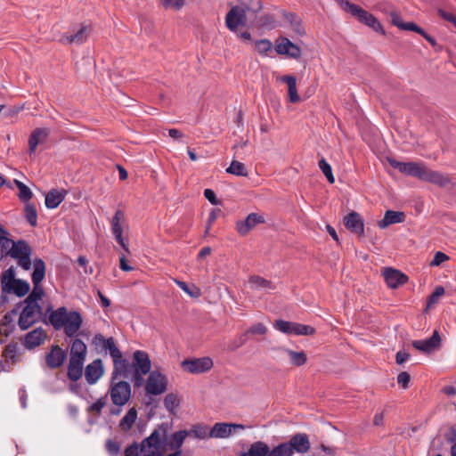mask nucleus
I'll use <instances>...</instances> for the list:
<instances>
[{
  "label": "nucleus",
  "mask_w": 456,
  "mask_h": 456,
  "mask_svg": "<svg viewBox=\"0 0 456 456\" xmlns=\"http://www.w3.org/2000/svg\"><path fill=\"white\" fill-rule=\"evenodd\" d=\"M391 167L398 169L402 174L416 177L424 182H429L440 186L449 183V179L443 174L429 169L424 163L401 162L395 159L388 158Z\"/></svg>",
  "instance_id": "obj_1"
},
{
  "label": "nucleus",
  "mask_w": 456,
  "mask_h": 456,
  "mask_svg": "<svg viewBox=\"0 0 456 456\" xmlns=\"http://www.w3.org/2000/svg\"><path fill=\"white\" fill-rule=\"evenodd\" d=\"M0 249L3 255L14 258L24 270H30L32 249L23 240L14 241L7 236L6 230H0Z\"/></svg>",
  "instance_id": "obj_2"
},
{
  "label": "nucleus",
  "mask_w": 456,
  "mask_h": 456,
  "mask_svg": "<svg viewBox=\"0 0 456 456\" xmlns=\"http://www.w3.org/2000/svg\"><path fill=\"white\" fill-rule=\"evenodd\" d=\"M49 322L55 330H63L67 337L74 338L78 335L83 318L79 312L61 306L49 314Z\"/></svg>",
  "instance_id": "obj_3"
},
{
  "label": "nucleus",
  "mask_w": 456,
  "mask_h": 456,
  "mask_svg": "<svg viewBox=\"0 0 456 456\" xmlns=\"http://www.w3.org/2000/svg\"><path fill=\"white\" fill-rule=\"evenodd\" d=\"M21 307L20 312V318L18 324L22 330H28L33 324H35L41 316V306L36 303H24V301L17 307H15L11 313L4 316L6 321H12V317L19 313V309Z\"/></svg>",
  "instance_id": "obj_4"
},
{
  "label": "nucleus",
  "mask_w": 456,
  "mask_h": 456,
  "mask_svg": "<svg viewBox=\"0 0 456 456\" xmlns=\"http://www.w3.org/2000/svg\"><path fill=\"white\" fill-rule=\"evenodd\" d=\"M166 429L163 428L155 429L148 437L144 438L140 444L141 456H164L166 445L164 436Z\"/></svg>",
  "instance_id": "obj_5"
},
{
  "label": "nucleus",
  "mask_w": 456,
  "mask_h": 456,
  "mask_svg": "<svg viewBox=\"0 0 456 456\" xmlns=\"http://www.w3.org/2000/svg\"><path fill=\"white\" fill-rule=\"evenodd\" d=\"M45 275V262L41 258H36L33 261V273L31 275V280L33 283V290L29 294V296L24 300V303H36L38 304V301L44 296V289L41 286V281L44 280Z\"/></svg>",
  "instance_id": "obj_6"
},
{
  "label": "nucleus",
  "mask_w": 456,
  "mask_h": 456,
  "mask_svg": "<svg viewBox=\"0 0 456 456\" xmlns=\"http://www.w3.org/2000/svg\"><path fill=\"white\" fill-rule=\"evenodd\" d=\"M289 448V445L282 443L271 450L266 443L256 441L251 444L248 451L242 452L240 456H290Z\"/></svg>",
  "instance_id": "obj_7"
},
{
  "label": "nucleus",
  "mask_w": 456,
  "mask_h": 456,
  "mask_svg": "<svg viewBox=\"0 0 456 456\" xmlns=\"http://www.w3.org/2000/svg\"><path fill=\"white\" fill-rule=\"evenodd\" d=\"M109 394L112 403L122 407L131 397V386L126 381H116L111 379Z\"/></svg>",
  "instance_id": "obj_8"
},
{
  "label": "nucleus",
  "mask_w": 456,
  "mask_h": 456,
  "mask_svg": "<svg viewBox=\"0 0 456 456\" xmlns=\"http://www.w3.org/2000/svg\"><path fill=\"white\" fill-rule=\"evenodd\" d=\"M274 328L287 335L310 336L314 335L315 332L314 328L310 325H305L284 320H277L274 323Z\"/></svg>",
  "instance_id": "obj_9"
},
{
  "label": "nucleus",
  "mask_w": 456,
  "mask_h": 456,
  "mask_svg": "<svg viewBox=\"0 0 456 456\" xmlns=\"http://www.w3.org/2000/svg\"><path fill=\"white\" fill-rule=\"evenodd\" d=\"M167 376L159 370H152L147 378L145 391L151 395H159L167 390Z\"/></svg>",
  "instance_id": "obj_10"
},
{
  "label": "nucleus",
  "mask_w": 456,
  "mask_h": 456,
  "mask_svg": "<svg viewBox=\"0 0 456 456\" xmlns=\"http://www.w3.org/2000/svg\"><path fill=\"white\" fill-rule=\"evenodd\" d=\"M183 369L191 374H200L210 370L214 362L210 357L185 359L181 363Z\"/></svg>",
  "instance_id": "obj_11"
},
{
  "label": "nucleus",
  "mask_w": 456,
  "mask_h": 456,
  "mask_svg": "<svg viewBox=\"0 0 456 456\" xmlns=\"http://www.w3.org/2000/svg\"><path fill=\"white\" fill-rule=\"evenodd\" d=\"M246 429L242 424L218 422L209 430L210 438H228L237 431Z\"/></svg>",
  "instance_id": "obj_12"
},
{
  "label": "nucleus",
  "mask_w": 456,
  "mask_h": 456,
  "mask_svg": "<svg viewBox=\"0 0 456 456\" xmlns=\"http://www.w3.org/2000/svg\"><path fill=\"white\" fill-rule=\"evenodd\" d=\"M110 356L113 360L111 379L116 380L119 377L127 378L131 372L132 366L127 360L123 358L120 350H117V354H113Z\"/></svg>",
  "instance_id": "obj_13"
},
{
  "label": "nucleus",
  "mask_w": 456,
  "mask_h": 456,
  "mask_svg": "<svg viewBox=\"0 0 456 456\" xmlns=\"http://www.w3.org/2000/svg\"><path fill=\"white\" fill-rule=\"evenodd\" d=\"M350 13L354 17H355L360 22L371 28L373 30L377 32H381L382 34L385 33L380 22L371 13L363 10L359 5H355L354 7H353V10Z\"/></svg>",
  "instance_id": "obj_14"
},
{
  "label": "nucleus",
  "mask_w": 456,
  "mask_h": 456,
  "mask_svg": "<svg viewBox=\"0 0 456 456\" xmlns=\"http://www.w3.org/2000/svg\"><path fill=\"white\" fill-rule=\"evenodd\" d=\"M246 23L245 8L233 6L225 17L226 27L232 32H237L238 28Z\"/></svg>",
  "instance_id": "obj_15"
},
{
  "label": "nucleus",
  "mask_w": 456,
  "mask_h": 456,
  "mask_svg": "<svg viewBox=\"0 0 456 456\" xmlns=\"http://www.w3.org/2000/svg\"><path fill=\"white\" fill-rule=\"evenodd\" d=\"M134 366L135 374L142 379V376L150 373L151 362L148 353L137 350L133 354Z\"/></svg>",
  "instance_id": "obj_16"
},
{
  "label": "nucleus",
  "mask_w": 456,
  "mask_h": 456,
  "mask_svg": "<svg viewBox=\"0 0 456 456\" xmlns=\"http://www.w3.org/2000/svg\"><path fill=\"white\" fill-rule=\"evenodd\" d=\"M285 444L289 447V453L290 456H292L295 452L301 454L306 453L310 449V441L307 435L301 433L293 436Z\"/></svg>",
  "instance_id": "obj_17"
},
{
  "label": "nucleus",
  "mask_w": 456,
  "mask_h": 456,
  "mask_svg": "<svg viewBox=\"0 0 456 456\" xmlns=\"http://www.w3.org/2000/svg\"><path fill=\"white\" fill-rule=\"evenodd\" d=\"M383 276L388 288L396 289L408 281V277L397 269L387 267L383 271Z\"/></svg>",
  "instance_id": "obj_18"
},
{
  "label": "nucleus",
  "mask_w": 456,
  "mask_h": 456,
  "mask_svg": "<svg viewBox=\"0 0 456 456\" xmlns=\"http://www.w3.org/2000/svg\"><path fill=\"white\" fill-rule=\"evenodd\" d=\"M104 374V367L101 359H95L85 368V378L88 384L94 385Z\"/></svg>",
  "instance_id": "obj_19"
},
{
  "label": "nucleus",
  "mask_w": 456,
  "mask_h": 456,
  "mask_svg": "<svg viewBox=\"0 0 456 456\" xmlns=\"http://www.w3.org/2000/svg\"><path fill=\"white\" fill-rule=\"evenodd\" d=\"M91 33V27L88 25H81L79 29L72 35H63L60 42L66 45H82L84 44Z\"/></svg>",
  "instance_id": "obj_20"
},
{
  "label": "nucleus",
  "mask_w": 456,
  "mask_h": 456,
  "mask_svg": "<svg viewBox=\"0 0 456 456\" xmlns=\"http://www.w3.org/2000/svg\"><path fill=\"white\" fill-rule=\"evenodd\" d=\"M440 342L439 332L435 330L431 338L424 340H414L412 341V346L420 352L431 353L439 346Z\"/></svg>",
  "instance_id": "obj_21"
},
{
  "label": "nucleus",
  "mask_w": 456,
  "mask_h": 456,
  "mask_svg": "<svg viewBox=\"0 0 456 456\" xmlns=\"http://www.w3.org/2000/svg\"><path fill=\"white\" fill-rule=\"evenodd\" d=\"M187 436L188 432L186 430H179L171 434L166 438V440H164L166 451L169 450L174 452H182L181 448Z\"/></svg>",
  "instance_id": "obj_22"
},
{
  "label": "nucleus",
  "mask_w": 456,
  "mask_h": 456,
  "mask_svg": "<svg viewBox=\"0 0 456 456\" xmlns=\"http://www.w3.org/2000/svg\"><path fill=\"white\" fill-rule=\"evenodd\" d=\"M276 51L279 54H286L294 59H298L301 55V49L299 46L292 43L288 38L281 39V41L276 45Z\"/></svg>",
  "instance_id": "obj_23"
},
{
  "label": "nucleus",
  "mask_w": 456,
  "mask_h": 456,
  "mask_svg": "<svg viewBox=\"0 0 456 456\" xmlns=\"http://www.w3.org/2000/svg\"><path fill=\"white\" fill-rule=\"evenodd\" d=\"M405 220V214L402 211L387 210L383 219L378 222L379 228H386L388 225L401 224Z\"/></svg>",
  "instance_id": "obj_24"
},
{
  "label": "nucleus",
  "mask_w": 456,
  "mask_h": 456,
  "mask_svg": "<svg viewBox=\"0 0 456 456\" xmlns=\"http://www.w3.org/2000/svg\"><path fill=\"white\" fill-rule=\"evenodd\" d=\"M46 338L45 332L42 328H37L34 330L28 332L25 337V346L32 349L41 345Z\"/></svg>",
  "instance_id": "obj_25"
},
{
  "label": "nucleus",
  "mask_w": 456,
  "mask_h": 456,
  "mask_svg": "<svg viewBox=\"0 0 456 456\" xmlns=\"http://www.w3.org/2000/svg\"><path fill=\"white\" fill-rule=\"evenodd\" d=\"M248 287L252 292H268L273 289L271 281L259 276L250 277L248 281Z\"/></svg>",
  "instance_id": "obj_26"
},
{
  "label": "nucleus",
  "mask_w": 456,
  "mask_h": 456,
  "mask_svg": "<svg viewBox=\"0 0 456 456\" xmlns=\"http://www.w3.org/2000/svg\"><path fill=\"white\" fill-rule=\"evenodd\" d=\"M66 354L63 349L59 346H53L46 354L45 361L49 367L58 368L64 362Z\"/></svg>",
  "instance_id": "obj_27"
},
{
  "label": "nucleus",
  "mask_w": 456,
  "mask_h": 456,
  "mask_svg": "<svg viewBox=\"0 0 456 456\" xmlns=\"http://www.w3.org/2000/svg\"><path fill=\"white\" fill-rule=\"evenodd\" d=\"M49 131L46 128H36L32 131L28 139V150L30 154L36 151L39 143H42L46 140Z\"/></svg>",
  "instance_id": "obj_28"
},
{
  "label": "nucleus",
  "mask_w": 456,
  "mask_h": 456,
  "mask_svg": "<svg viewBox=\"0 0 456 456\" xmlns=\"http://www.w3.org/2000/svg\"><path fill=\"white\" fill-rule=\"evenodd\" d=\"M93 345L95 347H101L104 351H109L110 355L117 354V350H118L113 338H105L102 334L94 337Z\"/></svg>",
  "instance_id": "obj_29"
},
{
  "label": "nucleus",
  "mask_w": 456,
  "mask_h": 456,
  "mask_svg": "<svg viewBox=\"0 0 456 456\" xmlns=\"http://www.w3.org/2000/svg\"><path fill=\"white\" fill-rule=\"evenodd\" d=\"M67 191L65 190L53 189L45 195V207L47 208H57L65 199Z\"/></svg>",
  "instance_id": "obj_30"
},
{
  "label": "nucleus",
  "mask_w": 456,
  "mask_h": 456,
  "mask_svg": "<svg viewBox=\"0 0 456 456\" xmlns=\"http://www.w3.org/2000/svg\"><path fill=\"white\" fill-rule=\"evenodd\" d=\"M87 346L80 338H75L70 346L69 358L86 361Z\"/></svg>",
  "instance_id": "obj_31"
},
{
  "label": "nucleus",
  "mask_w": 456,
  "mask_h": 456,
  "mask_svg": "<svg viewBox=\"0 0 456 456\" xmlns=\"http://www.w3.org/2000/svg\"><path fill=\"white\" fill-rule=\"evenodd\" d=\"M84 363L85 361L69 358L68 364V377L69 379L77 381L82 377Z\"/></svg>",
  "instance_id": "obj_32"
},
{
  "label": "nucleus",
  "mask_w": 456,
  "mask_h": 456,
  "mask_svg": "<svg viewBox=\"0 0 456 456\" xmlns=\"http://www.w3.org/2000/svg\"><path fill=\"white\" fill-rule=\"evenodd\" d=\"M281 82H284L288 86V94L289 102L292 103L298 102L300 101V97L297 94V79L294 76L287 75L283 76L280 78Z\"/></svg>",
  "instance_id": "obj_33"
},
{
  "label": "nucleus",
  "mask_w": 456,
  "mask_h": 456,
  "mask_svg": "<svg viewBox=\"0 0 456 456\" xmlns=\"http://www.w3.org/2000/svg\"><path fill=\"white\" fill-rule=\"evenodd\" d=\"M16 281L15 271L12 267L4 271L1 277L2 290L6 293H11Z\"/></svg>",
  "instance_id": "obj_34"
},
{
  "label": "nucleus",
  "mask_w": 456,
  "mask_h": 456,
  "mask_svg": "<svg viewBox=\"0 0 456 456\" xmlns=\"http://www.w3.org/2000/svg\"><path fill=\"white\" fill-rule=\"evenodd\" d=\"M163 403L170 414H175L181 403V397L176 393H168L165 396Z\"/></svg>",
  "instance_id": "obj_35"
},
{
  "label": "nucleus",
  "mask_w": 456,
  "mask_h": 456,
  "mask_svg": "<svg viewBox=\"0 0 456 456\" xmlns=\"http://www.w3.org/2000/svg\"><path fill=\"white\" fill-rule=\"evenodd\" d=\"M285 353L289 355L290 363L294 366H302L307 361V356L305 352H296L290 349H285Z\"/></svg>",
  "instance_id": "obj_36"
},
{
  "label": "nucleus",
  "mask_w": 456,
  "mask_h": 456,
  "mask_svg": "<svg viewBox=\"0 0 456 456\" xmlns=\"http://www.w3.org/2000/svg\"><path fill=\"white\" fill-rule=\"evenodd\" d=\"M344 225L346 228H363L361 216L354 211L344 217Z\"/></svg>",
  "instance_id": "obj_37"
},
{
  "label": "nucleus",
  "mask_w": 456,
  "mask_h": 456,
  "mask_svg": "<svg viewBox=\"0 0 456 456\" xmlns=\"http://www.w3.org/2000/svg\"><path fill=\"white\" fill-rule=\"evenodd\" d=\"M137 419V411L131 408L120 420V427L125 430L130 429Z\"/></svg>",
  "instance_id": "obj_38"
},
{
  "label": "nucleus",
  "mask_w": 456,
  "mask_h": 456,
  "mask_svg": "<svg viewBox=\"0 0 456 456\" xmlns=\"http://www.w3.org/2000/svg\"><path fill=\"white\" fill-rule=\"evenodd\" d=\"M175 284L187 295H189L192 298H198L201 296V290L195 285L189 286L184 281H181L179 280H174Z\"/></svg>",
  "instance_id": "obj_39"
},
{
  "label": "nucleus",
  "mask_w": 456,
  "mask_h": 456,
  "mask_svg": "<svg viewBox=\"0 0 456 456\" xmlns=\"http://www.w3.org/2000/svg\"><path fill=\"white\" fill-rule=\"evenodd\" d=\"M13 182L19 190L18 197L20 200L27 204L32 198L31 190L26 184L17 179H14Z\"/></svg>",
  "instance_id": "obj_40"
},
{
  "label": "nucleus",
  "mask_w": 456,
  "mask_h": 456,
  "mask_svg": "<svg viewBox=\"0 0 456 456\" xmlns=\"http://www.w3.org/2000/svg\"><path fill=\"white\" fill-rule=\"evenodd\" d=\"M226 172L237 176H248L246 166L237 160H232L230 167L226 168Z\"/></svg>",
  "instance_id": "obj_41"
},
{
  "label": "nucleus",
  "mask_w": 456,
  "mask_h": 456,
  "mask_svg": "<svg viewBox=\"0 0 456 456\" xmlns=\"http://www.w3.org/2000/svg\"><path fill=\"white\" fill-rule=\"evenodd\" d=\"M24 215L30 226H36L37 224V212L36 206L32 203H27L24 208Z\"/></svg>",
  "instance_id": "obj_42"
},
{
  "label": "nucleus",
  "mask_w": 456,
  "mask_h": 456,
  "mask_svg": "<svg viewBox=\"0 0 456 456\" xmlns=\"http://www.w3.org/2000/svg\"><path fill=\"white\" fill-rule=\"evenodd\" d=\"M30 286L28 281L17 279L14 283L12 292L18 297H23L29 291Z\"/></svg>",
  "instance_id": "obj_43"
},
{
  "label": "nucleus",
  "mask_w": 456,
  "mask_h": 456,
  "mask_svg": "<svg viewBox=\"0 0 456 456\" xmlns=\"http://www.w3.org/2000/svg\"><path fill=\"white\" fill-rule=\"evenodd\" d=\"M265 223L264 216L256 213H251L249 214L245 222L244 225L245 228H253L258 224H263Z\"/></svg>",
  "instance_id": "obj_44"
},
{
  "label": "nucleus",
  "mask_w": 456,
  "mask_h": 456,
  "mask_svg": "<svg viewBox=\"0 0 456 456\" xmlns=\"http://www.w3.org/2000/svg\"><path fill=\"white\" fill-rule=\"evenodd\" d=\"M318 166H319V168L323 173V175L326 176L327 180L330 183H334L335 178L332 174V168H331V166L326 161V159L323 158L322 159H320Z\"/></svg>",
  "instance_id": "obj_45"
},
{
  "label": "nucleus",
  "mask_w": 456,
  "mask_h": 456,
  "mask_svg": "<svg viewBox=\"0 0 456 456\" xmlns=\"http://www.w3.org/2000/svg\"><path fill=\"white\" fill-rule=\"evenodd\" d=\"M240 8H245V12L247 11H251L253 12H257L262 9V4L260 0H240Z\"/></svg>",
  "instance_id": "obj_46"
},
{
  "label": "nucleus",
  "mask_w": 456,
  "mask_h": 456,
  "mask_svg": "<svg viewBox=\"0 0 456 456\" xmlns=\"http://www.w3.org/2000/svg\"><path fill=\"white\" fill-rule=\"evenodd\" d=\"M114 238L116 241L121 246L124 251L127 254L130 253L128 247V239L123 234V230H114Z\"/></svg>",
  "instance_id": "obj_47"
},
{
  "label": "nucleus",
  "mask_w": 456,
  "mask_h": 456,
  "mask_svg": "<svg viewBox=\"0 0 456 456\" xmlns=\"http://www.w3.org/2000/svg\"><path fill=\"white\" fill-rule=\"evenodd\" d=\"M185 4V0H160V4L165 9L181 10Z\"/></svg>",
  "instance_id": "obj_48"
},
{
  "label": "nucleus",
  "mask_w": 456,
  "mask_h": 456,
  "mask_svg": "<svg viewBox=\"0 0 456 456\" xmlns=\"http://www.w3.org/2000/svg\"><path fill=\"white\" fill-rule=\"evenodd\" d=\"M191 434H192L195 437L200 439L210 437L208 428L206 426L201 425L194 426L191 430Z\"/></svg>",
  "instance_id": "obj_49"
},
{
  "label": "nucleus",
  "mask_w": 456,
  "mask_h": 456,
  "mask_svg": "<svg viewBox=\"0 0 456 456\" xmlns=\"http://www.w3.org/2000/svg\"><path fill=\"white\" fill-rule=\"evenodd\" d=\"M287 19L290 22L291 26L293 27V29L297 33H298V34L304 33V28L301 24V20L295 13L288 14Z\"/></svg>",
  "instance_id": "obj_50"
},
{
  "label": "nucleus",
  "mask_w": 456,
  "mask_h": 456,
  "mask_svg": "<svg viewBox=\"0 0 456 456\" xmlns=\"http://www.w3.org/2000/svg\"><path fill=\"white\" fill-rule=\"evenodd\" d=\"M444 289L442 286H438L436 288L435 291L430 295L427 308L431 307L433 305L436 304L439 298L444 295Z\"/></svg>",
  "instance_id": "obj_51"
},
{
  "label": "nucleus",
  "mask_w": 456,
  "mask_h": 456,
  "mask_svg": "<svg viewBox=\"0 0 456 456\" xmlns=\"http://www.w3.org/2000/svg\"><path fill=\"white\" fill-rule=\"evenodd\" d=\"M273 44L267 39L258 40L256 48L260 54H266L272 49Z\"/></svg>",
  "instance_id": "obj_52"
},
{
  "label": "nucleus",
  "mask_w": 456,
  "mask_h": 456,
  "mask_svg": "<svg viewBox=\"0 0 456 456\" xmlns=\"http://www.w3.org/2000/svg\"><path fill=\"white\" fill-rule=\"evenodd\" d=\"M396 380L398 385H400L403 389H406L409 387L411 377L408 372L403 371L398 374Z\"/></svg>",
  "instance_id": "obj_53"
},
{
  "label": "nucleus",
  "mask_w": 456,
  "mask_h": 456,
  "mask_svg": "<svg viewBox=\"0 0 456 456\" xmlns=\"http://www.w3.org/2000/svg\"><path fill=\"white\" fill-rule=\"evenodd\" d=\"M105 405H106V398L100 397L99 399H97L96 402H94V403H92L90 405L89 410L93 412L99 414V413H101L102 410L105 407Z\"/></svg>",
  "instance_id": "obj_54"
},
{
  "label": "nucleus",
  "mask_w": 456,
  "mask_h": 456,
  "mask_svg": "<svg viewBox=\"0 0 456 456\" xmlns=\"http://www.w3.org/2000/svg\"><path fill=\"white\" fill-rule=\"evenodd\" d=\"M448 259H449V256L447 255H445L444 253H443L441 251H437L435 254L434 258L430 262L429 265L430 266H438L441 264H443L444 262L447 261Z\"/></svg>",
  "instance_id": "obj_55"
},
{
  "label": "nucleus",
  "mask_w": 456,
  "mask_h": 456,
  "mask_svg": "<svg viewBox=\"0 0 456 456\" xmlns=\"http://www.w3.org/2000/svg\"><path fill=\"white\" fill-rule=\"evenodd\" d=\"M125 456H141L140 445L134 443L126 447L125 450Z\"/></svg>",
  "instance_id": "obj_56"
},
{
  "label": "nucleus",
  "mask_w": 456,
  "mask_h": 456,
  "mask_svg": "<svg viewBox=\"0 0 456 456\" xmlns=\"http://www.w3.org/2000/svg\"><path fill=\"white\" fill-rule=\"evenodd\" d=\"M400 29L414 31V32H416L418 34L423 33V29L420 27H419L417 24H415L414 22H403L401 25V28Z\"/></svg>",
  "instance_id": "obj_57"
},
{
  "label": "nucleus",
  "mask_w": 456,
  "mask_h": 456,
  "mask_svg": "<svg viewBox=\"0 0 456 456\" xmlns=\"http://www.w3.org/2000/svg\"><path fill=\"white\" fill-rule=\"evenodd\" d=\"M410 359V354L404 350L398 351L395 355V362L397 364L402 365Z\"/></svg>",
  "instance_id": "obj_58"
},
{
  "label": "nucleus",
  "mask_w": 456,
  "mask_h": 456,
  "mask_svg": "<svg viewBox=\"0 0 456 456\" xmlns=\"http://www.w3.org/2000/svg\"><path fill=\"white\" fill-rule=\"evenodd\" d=\"M205 198L213 205H218L219 200L216 199V193L211 189H205L204 191Z\"/></svg>",
  "instance_id": "obj_59"
},
{
  "label": "nucleus",
  "mask_w": 456,
  "mask_h": 456,
  "mask_svg": "<svg viewBox=\"0 0 456 456\" xmlns=\"http://www.w3.org/2000/svg\"><path fill=\"white\" fill-rule=\"evenodd\" d=\"M248 332L252 333V334L263 335L266 332V328L262 323H256V324L251 326L248 329Z\"/></svg>",
  "instance_id": "obj_60"
},
{
  "label": "nucleus",
  "mask_w": 456,
  "mask_h": 456,
  "mask_svg": "<svg viewBox=\"0 0 456 456\" xmlns=\"http://www.w3.org/2000/svg\"><path fill=\"white\" fill-rule=\"evenodd\" d=\"M119 267L122 271L125 272H129L133 270V267L127 264L126 255L124 253H121L119 256Z\"/></svg>",
  "instance_id": "obj_61"
},
{
  "label": "nucleus",
  "mask_w": 456,
  "mask_h": 456,
  "mask_svg": "<svg viewBox=\"0 0 456 456\" xmlns=\"http://www.w3.org/2000/svg\"><path fill=\"white\" fill-rule=\"evenodd\" d=\"M124 217V214L118 210L111 221V228H120V220Z\"/></svg>",
  "instance_id": "obj_62"
},
{
  "label": "nucleus",
  "mask_w": 456,
  "mask_h": 456,
  "mask_svg": "<svg viewBox=\"0 0 456 456\" xmlns=\"http://www.w3.org/2000/svg\"><path fill=\"white\" fill-rule=\"evenodd\" d=\"M339 5L340 7L347 12H351L352 10H353V7H354L356 4H351L349 1L347 0H335Z\"/></svg>",
  "instance_id": "obj_63"
},
{
  "label": "nucleus",
  "mask_w": 456,
  "mask_h": 456,
  "mask_svg": "<svg viewBox=\"0 0 456 456\" xmlns=\"http://www.w3.org/2000/svg\"><path fill=\"white\" fill-rule=\"evenodd\" d=\"M391 21L392 24L396 26L398 28H401V25L403 23L401 16L397 14L396 12L391 13Z\"/></svg>",
  "instance_id": "obj_64"
}]
</instances>
